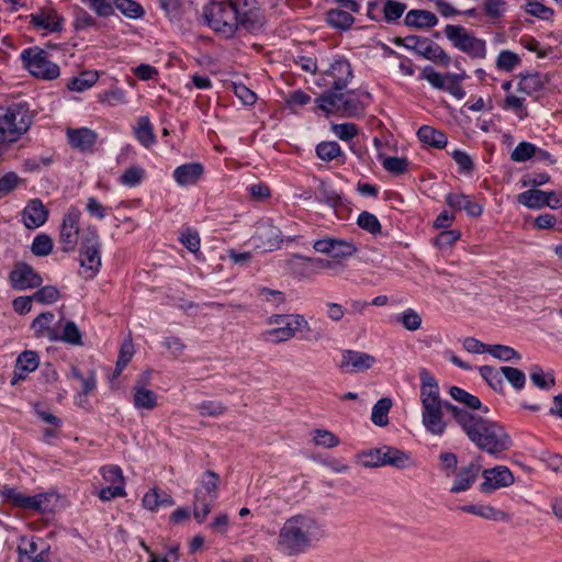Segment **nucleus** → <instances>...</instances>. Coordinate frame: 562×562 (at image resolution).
Listing matches in <instances>:
<instances>
[{"label":"nucleus","instance_id":"f257e3e1","mask_svg":"<svg viewBox=\"0 0 562 562\" xmlns=\"http://www.w3.org/2000/svg\"><path fill=\"white\" fill-rule=\"evenodd\" d=\"M453 412L454 422L479 449L497 456L510 448V437L499 424L468 409Z\"/></svg>","mask_w":562,"mask_h":562},{"label":"nucleus","instance_id":"f03ea898","mask_svg":"<svg viewBox=\"0 0 562 562\" xmlns=\"http://www.w3.org/2000/svg\"><path fill=\"white\" fill-rule=\"evenodd\" d=\"M326 537L324 526L310 515L288 518L280 528L277 549L285 555H299Z\"/></svg>","mask_w":562,"mask_h":562},{"label":"nucleus","instance_id":"7ed1b4c3","mask_svg":"<svg viewBox=\"0 0 562 562\" xmlns=\"http://www.w3.org/2000/svg\"><path fill=\"white\" fill-rule=\"evenodd\" d=\"M203 15L209 27L225 38H231L239 25L247 30L255 29L259 18L256 8L248 9L225 1L207 3L203 8Z\"/></svg>","mask_w":562,"mask_h":562},{"label":"nucleus","instance_id":"20e7f679","mask_svg":"<svg viewBox=\"0 0 562 562\" xmlns=\"http://www.w3.org/2000/svg\"><path fill=\"white\" fill-rule=\"evenodd\" d=\"M420 382L422 424L431 435L441 436L448 426L445 420V409L449 411L454 418L453 409L461 408L440 398L439 385L426 370L420 372Z\"/></svg>","mask_w":562,"mask_h":562},{"label":"nucleus","instance_id":"39448f33","mask_svg":"<svg viewBox=\"0 0 562 562\" xmlns=\"http://www.w3.org/2000/svg\"><path fill=\"white\" fill-rule=\"evenodd\" d=\"M267 324L276 327L263 330L260 337L270 344L285 342L297 333L311 330L307 319L301 314H274L267 318Z\"/></svg>","mask_w":562,"mask_h":562},{"label":"nucleus","instance_id":"423d86ee","mask_svg":"<svg viewBox=\"0 0 562 562\" xmlns=\"http://www.w3.org/2000/svg\"><path fill=\"white\" fill-rule=\"evenodd\" d=\"M31 126L24 104L0 106V146L16 142Z\"/></svg>","mask_w":562,"mask_h":562},{"label":"nucleus","instance_id":"0eeeda50","mask_svg":"<svg viewBox=\"0 0 562 562\" xmlns=\"http://www.w3.org/2000/svg\"><path fill=\"white\" fill-rule=\"evenodd\" d=\"M101 241L93 226L86 228L81 236L79 261L80 274L89 280L97 276L101 268Z\"/></svg>","mask_w":562,"mask_h":562},{"label":"nucleus","instance_id":"6e6552de","mask_svg":"<svg viewBox=\"0 0 562 562\" xmlns=\"http://www.w3.org/2000/svg\"><path fill=\"white\" fill-rule=\"evenodd\" d=\"M220 476L211 470L205 471L194 492L193 516L199 524L205 521L212 504L218 497Z\"/></svg>","mask_w":562,"mask_h":562},{"label":"nucleus","instance_id":"1a4fd4ad","mask_svg":"<svg viewBox=\"0 0 562 562\" xmlns=\"http://www.w3.org/2000/svg\"><path fill=\"white\" fill-rule=\"evenodd\" d=\"M316 102L324 112L342 116H355L363 110L361 102L351 91H327Z\"/></svg>","mask_w":562,"mask_h":562},{"label":"nucleus","instance_id":"9d476101","mask_svg":"<svg viewBox=\"0 0 562 562\" xmlns=\"http://www.w3.org/2000/svg\"><path fill=\"white\" fill-rule=\"evenodd\" d=\"M443 33L457 49L468 54L470 57L480 59L486 57V42L474 36L465 27L448 24Z\"/></svg>","mask_w":562,"mask_h":562},{"label":"nucleus","instance_id":"9b49d317","mask_svg":"<svg viewBox=\"0 0 562 562\" xmlns=\"http://www.w3.org/2000/svg\"><path fill=\"white\" fill-rule=\"evenodd\" d=\"M24 67L36 78L44 80L56 79L60 71L59 67L49 60L48 54L38 48L30 47L21 53Z\"/></svg>","mask_w":562,"mask_h":562},{"label":"nucleus","instance_id":"f8f14e48","mask_svg":"<svg viewBox=\"0 0 562 562\" xmlns=\"http://www.w3.org/2000/svg\"><path fill=\"white\" fill-rule=\"evenodd\" d=\"M279 263L288 273L300 279H310L323 269H330L334 266L329 260L301 255H292L284 260H280Z\"/></svg>","mask_w":562,"mask_h":562},{"label":"nucleus","instance_id":"ddd939ff","mask_svg":"<svg viewBox=\"0 0 562 562\" xmlns=\"http://www.w3.org/2000/svg\"><path fill=\"white\" fill-rule=\"evenodd\" d=\"M0 497L11 503L12 505L22 509H32L35 512L44 513L48 510L49 499L53 497L48 493H40L36 495H25L16 487L4 485L0 490Z\"/></svg>","mask_w":562,"mask_h":562},{"label":"nucleus","instance_id":"4468645a","mask_svg":"<svg viewBox=\"0 0 562 562\" xmlns=\"http://www.w3.org/2000/svg\"><path fill=\"white\" fill-rule=\"evenodd\" d=\"M105 486L99 490L98 496L103 502L112 501L116 497H124L125 479L123 472L117 465H105L100 469Z\"/></svg>","mask_w":562,"mask_h":562},{"label":"nucleus","instance_id":"2eb2a0df","mask_svg":"<svg viewBox=\"0 0 562 562\" xmlns=\"http://www.w3.org/2000/svg\"><path fill=\"white\" fill-rule=\"evenodd\" d=\"M80 216V211L71 207L63 217L58 241L64 252L74 251L78 245Z\"/></svg>","mask_w":562,"mask_h":562},{"label":"nucleus","instance_id":"dca6fc26","mask_svg":"<svg viewBox=\"0 0 562 562\" xmlns=\"http://www.w3.org/2000/svg\"><path fill=\"white\" fill-rule=\"evenodd\" d=\"M405 46L414 49L426 59L448 66L451 61L450 56L438 45L427 38L418 36H407L404 38Z\"/></svg>","mask_w":562,"mask_h":562},{"label":"nucleus","instance_id":"f3484780","mask_svg":"<svg viewBox=\"0 0 562 562\" xmlns=\"http://www.w3.org/2000/svg\"><path fill=\"white\" fill-rule=\"evenodd\" d=\"M352 78L351 65L347 59L339 58L330 64L325 71L323 80L330 91H342Z\"/></svg>","mask_w":562,"mask_h":562},{"label":"nucleus","instance_id":"a211bd4d","mask_svg":"<svg viewBox=\"0 0 562 562\" xmlns=\"http://www.w3.org/2000/svg\"><path fill=\"white\" fill-rule=\"evenodd\" d=\"M251 240L256 248L271 251L279 248L283 239L281 231L277 226L268 221H262L257 224Z\"/></svg>","mask_w":562,"mask_h":562},{"label":"nucleus","instance_id":"6ab92c4d","mask_svg":"<svg viewBox=\"0 0 562 562\" xmlns=\"http://www.w3.org/2000/svg\"><path fill=\"white\" fill-rule=\"evenodd\" d=\"M482 476L484 481L480 485V491L485 494H491L498 488L507 487L514 483L512 472L503 465L484 470Z\"/></svg>","mask_w":562,"mask_h":562},{"label":"nucleus","instance_id":"aec40b11","mask_svg":"<svg viewBox=\"0 0 562 562\" xmlns=\"http://www.w3.org/2000/svg\"><path fill=\"white\" fill-rule=\"evenodd\" d=\"M9 281L13 289L24 291L40 286L43 280L31 266L20 262L10 272Z\"/></svg>","mask_w":562,"mask_h":562},{"label":"nucleus","instance_id":"412c9836","mask_svg":"<svg viewBox=\"0 0 562 562\" xmlns=\"http://www.w3.org/2000/svg\"><path fill=\"white\" fill-rule=\"evenodd\" d=\"M66 136L69 145L81 153L92 151L98 140L97 132L88 127H68L66 130Z\"/></svg>","mask_w":562,"mask_h":562},{"label":"nucleus","instance_id":"4be33fe9","mask_svg":"<svg viewBox=\"0 0 562 562\" xmlns=\"http://www.w3.org/2000/svg\"><path fill=\"white\" fill-rule=\"evenodd\" d=\"M49 547L40 538L21 537L18 544V552L27 557L32 562H45Z\"/></svg>","mask_w":562,"mask_h":562},{"label":"nucleus","instance_id":"5701e85b","mask_svg":"<svg viewBox=\"0 0 562 562\" xmlns=\"http://www.w3.org/2000/svg\"><path fill=\"white\" fill-rule=\"evenodd\" d=\"M481 472V464L471 462L465 467L460 468L454 473V480L450 487V493L458 494L465 492L472 487L476 482Z\"/></svg>","mask_w":562,"mask_h":562},{"label":"nucleus","instance_id":"b1692460","mask_svg":"<svg viewBox=\"0 0 562 562\" xmlns=\"http://www.w3.org/2000/svg\"><path fill=\"white\" fill-rule=\"evenodd\" d=\"M551 195H553V191L546 192L538 189H530L519 193L517 200L520 204L532 210H539L543 206H549L553 210L559 209L558 199L554 200V203L548 200Z\"/></svg>","mask_w":562,"mask_h":562},{"label":"nucleus","instance_id":"393cba45","mask_svg":"<svg viewBox=\"0 0 562 562\" xmlns=\"http://www.w3.org/2000/svg\"><path fill=\"white\" fill-rule=\"evenodd\" d=\"M21 216L26 228L35 229L47 221L48 211L41 200L34 199L23 209Z\"/></svg>","mask_w":562,"mask_h":562},{"label":"nucleus","instance_id":"a878e982","mask_svg":"<svg viewBox=\"0 0 562 562\" xmlns=\"http://www.w3.org/2000/svg\"><path fill=\"white\" fill-rule=\"evenodd\" d=\"M376 359L367 352L357 350H345L342 352L341 368L349 369L352 372H364L371 369Z\"/></svg>","mask_w":562,"mask_h":562},{"label":"nucleus","instance_id":"bb28decb","mask_svg":"<svg viewBox=\"0 0 562 562\" xmlns=\"http://www.w3.org/2000/svg\"><path fill=\"white\" fill-rule=\"evenodd\" d=\"M30 23L36 30L57 32L61 29V18L53 9L41 10L30 15Z\"/></svg>","mask_w":562,"mask_h":562},{"label":"nucleus","instance_id":"cd10ccee","mask_svg":"<svg viewBox=\"0 0 562 562\" xmlns=\"http://www.w3.org/2000/svg\"><path fill=\"white\" fill-rule=\"evenodd\" d=\"M446 202L449 206L456 210H463L468 215L477 217L482 214L483 207L475 202L470 195L461 192H453L446 195Z\"/></svg>","mask_w":562,"mask_h":562},{"label":"nucleus","instance_id":"c85d7f7f","mask_svg":"<svg viewBox=\"0 0 562 562\" xmlns=\"http://www.w3.org/2000/svg\"><path fill=\"white\" fill-rule=\"evenodd\" d=\"M204 168L200 162L184 164L177 167L173 171L175 181L181 186H191L198 182L202 177Z\"/></svg>","mask_w":562,"mask_h":562},{"label":"nucleus","instance_id":"c756f323","mask_svg":"<svg viewBox=\"0 0 562 562\" xmlns=\"http://www.w3.org/2000/svg\"><path fill=\"white\" fill-rule=\"evenodd\" d=\"M449 394L454 401L462 405L459 406L460 408H464L473 413H477V411L488 413V408L482 405L477 396L470 394L461 387L451 386L449 389Z\"/></svg>","mask_w":562,"mask_h":562},{"label":"nucleus","instance_id":"7c9ffc66","mask_svg":"<svg viewBox=\"0 0 562 562\" xmlns=\"http://www.w3.org/2000/svg\"><path fill=\"white\" fill-rule=\"evenodd\" d=\"M143 505L148 510L157 512L160 508L172 506L173 499L167 492L154 487L144 495Z\"/></svg>","mask_w":562,"mask_h":562},{"label":"nucleus","instance_id":"2f4dec72","mask_svg":"<svg viewBox=\"0 0 562 562\" xmlns=\"http://www.w3.org/2000/svg\"><path fill=\"white\" fill-rule=\"evenodd\" d=\"M405 24L409 27L429 29L438 23V18L427 10H411L406 13Z\"/></svg>","mask_w":562,"mask_h":562},{"label":"nucleus","instance_id":"473e14b6","mask_svg":"<svg viewBox=\"0 0 562 562\" xmlns=\"http://www.w3.org/2000/svg\"><path fill=\"white\" fill-rule=\"evenodd\" d=\"M55 316L52 312L41 313L33 322L32 329L36 337H46L52 341L58 340V334L50 327Z\"/></svg>","mask_w":562,"mask_h":562},{"label":"nucleus","instance_id":"72a5a7b5","mask_svg":"<svg viewBox=\"0 0 562 562\" xmlns=\"http://www.w3.org/2000/svg\"><path fill=\"white\" fill-rule=\"evenodd\" d=\"M412 464V458L405 451L389 446L383 447V467L391 465L403 470L409 468Z\"/></svg>","mask_w":562,"mask_h":562},{"label":"nucleus","instance_id":"f704fd0d","mask_svg":"<svg viewBox=\"0 0 562 562\" xmlns=\"http://www.w3.org/2000/svg\"><path fill=\"white\" fill-rule=\"evenodd\" d=\"M133 404L136 409L151 411L158 405L157 394L143 385L134 386Z\"/></svg>","mask_w":562,"mask_h":562},{"label":"nucleus","instance_id":"c9c22d12","mask_svg":"<svg viewBox=\"0 0 562 562\" xmlns=\"http://www.w3.org/2000/svg\"><path fill=\"white\" fill-rule=\"evenodd\" d=\"M38 367V357L36 352L27 350L22 352L15 363L14 380H23L26 374L33 372Z\"/></svg>","mask_w":562,"mask_h":562},{"label":"nucleus","instance_id":"e433bc0d","mask_svg":"<svg viewBox=\"0 0 562 562\" xmlns=\"http://www.w3.org/2000/svg\"><path fill=\"white\" fill-rule=\"evenodd\" d=\"M134 134L136 139L146 148L156 143V135L147 116H140L137 119L134 127Z\"/></svg>","mask_w":562,"mask_h":562},{"label":"nucleus","instance_id":"4c0bfd02","mask_svg":"<svg viewBox=\"0 0 562 562\" xmlns=\"http://www.w3.org/2000/svg\"><path fill=\"white\" fill-rule=\"evenodd\" d=\"M420 142L436 148H443L447 145V136L445 133L429 126L423 125L417 132Z\"/></svg>","mask_w":562,"mask_h":562},{"label":"nucleus","instance_id":"58836bf2","mask_svg":"<svg viewBox=\"0 0 562 562\" xmlns=\"http://www.w3.org/2000/svg\"><path fill=\"white\" fill-rule=\"evenodd\" d=\"M326 21L334 29L346 31L353 24L355 18L346 10L335 8L327 11Z\"/></svg>","mask_w":562,"mask_h":562},{"label":"nucleus","instance_id":"ea45409f","mask_svg":"<svg viewBox=\"0 0 562 562\" xmlns=\"http://www.w3.org/2000/svg\"><path fill=\"white\" fill-rule=\"evenodd\" d=\"M525 98L515 94H507L502 103V109L512 111L520 121L528 116V110Z\"/></svg>","mask_w":562,"mask_h":562},{"label":"nucleus","instance_id":"a19ab883","mask_svg":"<svg viewBox=\"0 0 562 562\" xmlns=\"http://www.w3.org/2000/svg\"><path fill=\"white\" fill-rule=\"evenodd\" d=\"M481 376L496 392L504 391L502 368L498 370L491 366H482L479 368Z\"/></svg>","mask_w":562,"mask_h":562},{"label":"nucleus","instance_id":"79ce46f5","mask_svg":"<svg viewBox=\"0 0 562 562\" xmlns=\"http://www.w3.org/2000/svg\"><path fill=\"white\" fill-rule=\"evenodd\" d=\"M391 406H392V402L390 398L384 397V398L379 400L372 408V413H371L372 423L380 427L387 425L389 424L387 414L391 409Z\"/></svg>","mask_w":562,"mask_h":562},{"label":"nucleus","instance_id":"37998d69","mask_svg":"<svg viewBox=\"0 0 562 562\" xmlns=\"http://www.w3.org/2000/svg\"><path fill=\"white\" fill-rule=\"evenodd\" d=\"M134 356V345L131 339H126L122 342L119 358L116 361L113 378H117L122 371L126 368Z\"/></svg>","mask_w":562,"mask_h":562},{"label":"nucleus","instance_id":"c03bdc74","mask_svg":"<svg viewBox=\"0 0 562 562\" xmlns=\"http://www.w3.org/2000/svg\"><path fill=\"white\" fill-rule=\"evenodd\" d=\"M98 80L97 72L85 71L81 72L78 77L72 78L67 87L71 91L82 92L85 90L90 89Z\"/></svg>","mask_w":562,"mask_h":562},{"label":"nucleus","instance_id":"a18cd8bd","mask_svg":"<svg viewBox=\"0 0 562 562\" xmlns=\"http://www.w3.org/2000/svg\"><path fill=\"white\" fill-rule=\"evenodd\" d=\"M357 461L364 468L383 467V447L359 453L357 456Z\"/></svg>","mask_w":562,"mask_h":562},{"label":"nucleus","instance_id":"49530a36","mask_svg":"<svg viewBox=\"0 0 562 562\" xmlns=\"http://www.w3.org/2000/svg\"><path fill=\"white\" fill-rule=\"evenodd\" d=\"M379 160H381L384 169L393 175H403L408 167V161L405 158L398 157H386L384 154H378Z\"/></svg>","mask_w":562,"mask_h":562},{"label":"nucleus","instance_id":"de8ad7c7","mask_svg":"<svg viewBox=\"0 0 562 562\" xmlns=\"http://www.w3.org/2000/svg\"><path fill=\"white\" fill-rule=\"evenodd\" d=\"M145 170L139 166H132L125 169L119 178L121 184L133 188L138 186L145 178Z\"/></svg>","mask_w":562,"mask_h":562},{"label":"nucleus","instance_id":"09e8293b","mask_svg":"<svg viewBox=\"0 0 562 562\" xmlns=\"http://www.w3.org/2000/svg\"><path fill=\"white\" fill-rule=\"evenodd\" d=\"M488 353L502 361H519L521 359L518 351L505 345H490Z\"/></svg>","mask_w":562,"mask_h":562},{"label":"nucleus","instance_id":"8fccbe9b","mask_svg":"<svg viewBox=\"0 0 562 562\" xmlns=\"http://www.w3.org/2000/svg\"><path fill=\"white\" fill-rule=\"evenodd\" d=\"M482 8L487 18L499 20L507 11V3L505 0H482Z\"/></svg>","mask_w":562,"mask_h":562},{"label":"nucleus","instance_id":"3c124183","mask_svg":"<svg viewBox=\"0 0 562 562\" xmlns=\"http://www.w3.org/2000/svg\"><path fill=\"white\" fill-rule=\"evenodd\" d=\"M406 10V4L395 0H384L383 14L389 23L397 21Z\"/></svg>","mask_w":562,"mask_h":562},{"label":"nucleus","instance_id":"603ef678","mask_svg":"<svg viewBox=\"0 0 562 562\" xmlns=\"http://www.w3.org/2000/svg\"><path fill=\"white\" fill-rule=\"evenodd\" d=\"M398 322L409 331H415L422 327V316L413 308H406L397 315Z\"/></svg>","mask_w":562,"mask_h":562},{"label":"nucleus","instance_id":"864d4df0","mask_svg":"<svg viewBox=\"0 0 562 562\" xmlns=\"http://www.w3.org/2000/svg\"><path fill=\"white\" fill-rule=\"evenodd\" d=\"M520 64V57L512 50H502L496 59V67L509 72Z\"/></svg>","mask_w":562,"mask_h":562},{"label":"nucleus","instance_id":"5fc2aeb1","mask_svg":"<svg viewBox=\"0 0 562 562\" xmlns=\"http://www.w3.org/2000/svg\"><path fill=\"white\" fill-rule=\"evenodd\" d=\"M31 250L35 256H47L53 250V239L47 234H38L33 239Z\"/></svg>","mask_w":562,"mask_h":562},{"label":"nucleus","instance_id":"6e6d98bb","mask_svg":"<svg viewBox=\"0 0 562 562\" xmlns=\"http://www.w3.org/2000/svg\"><path fill=\"white\" fill-rule=\"evenodd\" d=\"M357 224L359 225V227L373 235L380 234L382 229L378 217L374 214L367 211H363L359 214Z\"/></svg>","mask_w":562,"mask_h":562},{"label":"nucleus","instance_id":"4d7b16f0","mask_svg":"<svg viewBox=\"0 0 562 562\" xmlns=\"http://www.w3.org/2000/svg\"><path fill=\"white\" fill-rule=\"evenodd\" d=\"M316 154L319 159L330 161L341 155V149L336 142H323L317 145Z\"/></svg>","mask_w":562,"mask_h":562},{"label":"nucleus","instance_id":"13d9d810","mask_svg":"<svg viewBox=\"0 0 562 562\" xmlns=\"http://www.w3.org/2000/svg\"><path fill=\"white\" fill-rule=\"evenodd\" d=\"M537 153V147L528 142L519 143L510 154V159L515 162H524Z\"/></svg>","mask_w":562,"mask_h":562},{"label":"nucleus","instance_id":"bf43d9fd","mask_svg":"<svg viewBox=\"0 0 562 562\" xmlns=\"http://www.w3.org/2000/svg\"><path fill=\"white\" fill-rule=\"evenodd\" d=\"M530 380L536 386L543 390L550 389L554 385L553 375L550 373H544L543 370L538 366H533L531 368Z\"/></svg>","mask_w":562,"mask_h":562},{"label":"nucleus","instance_id":"052dcab7","mask_svg":"<svg viewBox=\"0 0 562 562\" xmlns=\"http://www.w3.org/2000/svg\"><path fill=\"white\" fill-rule=\"evenodd\" d=\"M503 378H505L514 389L521 390L526 383L525 373L513 367H502Z\"/></svg>","mask_w":562,"mask_h":562},{"label":"nucleus","instance_id":"680f3d73","mask_svg":"<svg viewBox=\"0 0 562 562\" xmlns=\"http://www.w3.org/2000/svg\"><path fill=\"white\" fill-rule=\"evenodd\" d=\"M196 409L201 416L217 417L226 412V407L223 403L217 401H204L196 406Z\"/></svg>","mask_w":562,"mask_h":562},{"label":"nucleus","instance_id":"e2e57ef3","mask_svg":"<svg viewBox=\"0 0 562 562\" xmlns=\"http://www.w3.org/2000/svg\"><path fill=\"white\" fill-rule=\"evenodd\" d=\"M58 340H63L65 342L79 346L82 344L81 334L77 325L69 321L65 324L63 328V334L58 335Z\"/></svg>","mask_w":562,"mask_h":562},{"label":"nucleus","instance_id":"0e129e2a","mask_svg":"<svg viewBox=\"0 0 562 562\" xmlns=\"http://www.w3.org/2000/svg\"><path fill=\"white\" fill-rule=\"evenodd\" d=\"M464 78V75L447 74L446 83L442 90L448 91L450 94L458 99H462L465 94L464 90L460 86V81Z\"/></svg>","mask_w":562,"mask_h":562},{"label":"nucleus","instance_id":"69168bd1","mask_svg":"<svg viewBox=\"0 0 562 562\" xmlns=\"http://www.w3.org/2000/svg\"><path fill=\"white\" fill-rule=\"evenodd\" d=\"M34 301L42 304H52L59 299V291L55 286H43L33 293Z\"/></svg>","mask_w":562,"mask_h":562},{"label":"nucleus","instance_id":"338daca9","mask_svg":"<svg viewBox=\"0 0 562 562\" xmlns=\"http://www.w3.org/2000/svg\"><path fill=\"white\" fill-rule=\"evenodd\" d=\"M116 8L128 18H139L143 15V8L133 0H116Z\"/></svg>","mask_w":562,"mask_h":562},{"label":"nucleus","instance_id":"774afa93","mask_svg":"<svg viewBox=\"0 0 562 562\" xmlns=\"http://www.w3.org/2000/svg\"><path fill=\"white\" fill-rule=\"evenodd\" d=\"M314 441L316 445L325 448H334L339 443L338 437L325 429H316L314 431Z\"/></svg>","mask_w":562,"mask_h":562}]
</instances>
